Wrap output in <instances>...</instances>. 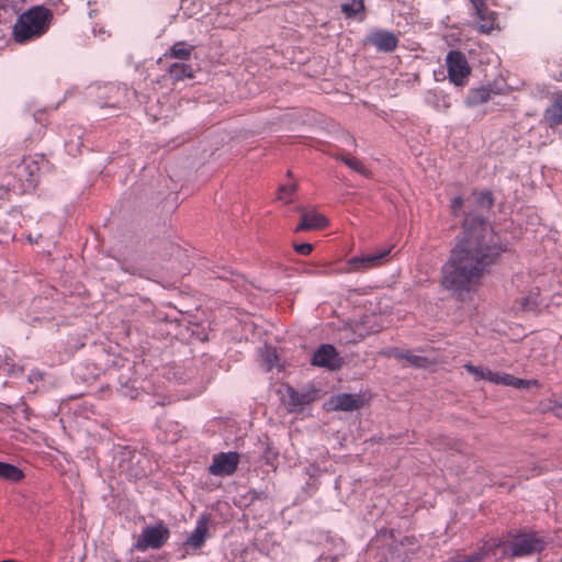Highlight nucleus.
Instances as JSON below:
<instances>
[{"mask_svg": "<svg viewBox=\"0 0 562 562\" xmlns=\"http://www.w3.org/2000/svg\"><path fill=\"white\" fill-rule=\"evenodd\" d=\"M334 409L349 412L359 408L362 401L359 395L342 393L337 395L333 401Z\"/></svg>", "mask_w": 562, "mask_h": 562, "instance_id": "obj_19", "label": "nucleus"}, {"mask_svg": "<svg viewBox=\"0 0 562 562\" xmlns=\"http://www.w3.org/2000/svg\"><path fill=\"white\" fill-rule=\"evenodd\" d=\"M170 537V530L166 524L160 520L154 526H146L143 528L134 548L138 551H146L147 549H160L165 546Z\"/></svg>", "mask_w": 562, "mask_h": 562, "instance_id": "obj_3", "label": "nucleus"}, {"mask_svg": "<svg viewBox=\"0 0 562 562\" xmlns=\"http://www.w3.org/2000/svg\"><path fill=\"white\" fill-rule=\"evenodd\" d=\"M393 247L378 250L372 254L353 256L348 259V271L350 272H366L370 269L376 268L383 263V260L391 254Z\"/></svg>", "mask_w": 562, "mask_h": 562, "instance_id": "obj_6", "label": "nucleus"}, {"mask_svg": "<svg viewBox=\"0 0 562 562\" xmlns=\"http://www.w3.org/2000/svg\"><path fill=\"white\" fill-rule=\"evenodd\" d=\"M331 157L338 161L344 162L347 167H349L355 172L366 177H371V171L367 169L363 164L357 159L356 157L350 156L349 154H333Z\"/></svg>", "mask_w": 562, "mask_h": 562, "instance_id": "obj_21", "label": "nucleus"}, {"mask_svg": "<svg viewBox=\"0 0 562 562\" xmlns=\"http://www.w3.org/2000/svg\"><path fill=\"white\" fill-rule=\"evenodd\" d=\"M293 247L294 250L302 256L310 255L314 249V246L310 243L294 244Z\"/></svg>", "mask_w": 562, "mask_h": 562, "instance_id": "obj_35", "label": "nucleus"}, {"mask_svg": "<svg viewBox=\"0 0 562 562\" xmlns=\"http://www.w3.org/2000/svg\"><path fill=\"white\" fill-rule=\"evenodd\" d=\"M485 558V553L483 551H477L472 553L471 555H453L448 558L442 562H482Z\"/></svg>", "mask_w": 562, "mask_h": 562, "instance_id": "obj_32", "label": "nucleus"}, {"mask_svg": "<svg viewBox=\"0 0 562 562\" xmlns=\"http://www.w3.org/2000/svg\"><path fill=\"white\" fill-rule=\"evenodd\" d=\"M546 541L536 532H521L509 541V549L514 557L531 555L546 549Z\"/></svg>", "mask_w": 562, "mask_h": 562, "instance_id": "obj_5", "label": "nucleus"}, {"mask_svg": "<svg viewBox=\"0 0 562 562\" xmlns=\"http://www.w3.org/2000/svg\"><path fill=\"white\" fill-rule=\"evenodd\" d=\"M207 518L204 516L199 519L195 529L187 538L184 546L192 547L194 549L201 548L209 536Z\"/></svg>", "mask_w": 562, "mask_h": 562, "instance_id": "obj_18", "label": "nucleus"}, {"mask_svg": "<svg viewBox=\"0 0 562 562\" xmlns=\"http://www.w3.org/2000/svg\"><path fill=\"white\" fill-rule=\"evenodd\" d=\"M440 101L442 102V108H443L445 110H448V109L451 106L449 95H447V94H441V95H440Z\"/></svg>", "mask_w": 562, "mask_h": 562, "instance_id": "obj_41", "label": "nucleus"}, {"mask_svg": "<svg viewBox=\"0 0 562 562\" xmlns=\"http://www.w3.org/2000/svg\"><path fill=\"white\" fill-rule=\"evenodd\" d=\"M503 373L494 372L492 383L499 385Z\"/></svg>", "mask_w": 562, "mask_h": 562, "instance_id": "obj_43", "label": "nucleus"}, {"mask_svg": "<svg viewBox=\"0 0 562 562\" xmlns=\"http://www.w3.org/2000/svg\"><path fill=\"white\" fill-rule=\"evenodd\" d=\"M127 89L115 83H106L97 90V101L101 108H120L126 99Z\"/></svg>", "mask_w": 562, "mask_h": 562, "instance_id": "obj_8", "label": "nucleus"}, {"mask_svg": "<svg viewBox=\"0 0 562 562\" xmlns=\"http://www.w3.org/2000/svg\"><path fill=\"white\" fill-rule=\"evenodd\" d=\"M493 374H494V371H492V370H490V369L485 368L484 373H483V376H482V379H481V380H487V381L492 382V380H493Z\"/></svg>", "mask_w": 562, "mask_h": 562, "instance_id": "obj_42", "label": "nucleus"}, {"mask_svg": "<svg viewBox=\"0 0 562 562\" xmlns=\"http://www.w3.org/2000/svg\"><path fill=\"white\" fill-rule=\"evenodd\" d=\"M341 12L347 19H352L364 11L363 0H345L340 5Z\"/></svg>", "mask_w": 562, "mask_h": 562, "instance_id": "obj_27", "label": "nucleus"}, {"mask_svg": "<svg viewBox=\"0 0 562 562\" xmlns=\"http://www.w3.org/2000/svg\"><path fill=\"white\" fill-rule=\"evenodd\" d=\"M502 93V89L497 87L496 82H487L480 87L469 89L467 97L464 98V104L468 108H474L486 103L494 95Z\"/></svg>", "mask_w": 562, "mask_h": 562, "instance_id": "obj_11", "label": "nucleus"}, {"mask_svg": "<svg viewBox=\"0 0 562 562\" xmlns=\"http://www.w3.org/2000/svg\"><path fill=\"white\" fill-rule=\"evenodd\" d=\"M241 498L249 501V503H254L255 501L267 499L268 493L265 491L249 490L241 496Z\"/></svg>", "mask_w": 562, "mask_h": 562, "instance_id": "obj_33", "label": "nucleus"}, {"mask_svg": "<svg viewBox=\"0 0 562 562\" xmlns=\"http://www.w3.org/2000/svg\"><path fill=\"white\" fill-rule=\"evenodd\" d=\"M418 548V540L415 536H405L390 547L391 559L394 562H408Z\"/></svg>", "mask_w": 562, "mask_h": 562, "instance_id": "obj_12", "label": "nucleus"}, {"mask_svg": "<svg viewBox=\"0 0 562 562\" xmlns=\"http://www.w3.org/2000/svg\"><path fill=\"white\" fill-rule=\"evenodd\" d=\"M25 477L24 472L19 467L8 463V462H1L0 461V479L12 482V483H19Z\"/></svg>", "mask_w": 562, "mask_h": 562, "instance_id": "obj_23", "label": "nucleus"}, {"mask_svg": "<svg viewBox=\"0 0 562 562\" xmlns=\"http://www.w3.org/2000/svg\"><path fill=\"white\" fill-rule=\"evenodd\" d=\"M196 338L199 340H204V339H206V335L201 336L200 334H196Z\"/></svg>", "mask_w": 562, "mask_h": 562, "instance_id": "obj_46", "label": "nucleus"}, {"mask_svg": "<svg viewBox=\"0 0 562 562\" xmlns=\"http://www.w3.org/2000/svg\"><path fill=\"white\" fill-rule=\"evenodd\" d=\"M475 12H482L485 9L486 0H470Z\"/></svg>", "mask_w": 562, "mask_h": 562, "instance_id": "obj_38", "label": "nucleus"}, {"mask_svg": "<svg viewBox=\"0 0 562 562\" xmlns=\"http://www.w3.org/2000/svg\"><path fill=\"white\" fill-rule=\"evenodd\" d=\"M477 18V31L482 34H488L497 27V14L490 10L485 4V9L482 12H475Z\"/></svg>", "mask_w": 562, "mask_h": 562, "instance_id": "obj_20", "label": "nucleus"}, {"mask_svg": "<svg viewBox=\"0 0 562 562\" xmlns=\"http://www.w3.org/2000/svg\"><path fill=\"white\" fill-rule=\"evenodd\" d=\"M393 356L397 359L407 360L415 368H424L428 364V359L426 357L413 355L411 351H400L395 350Z\"/></svg>", "mask_w": 562, "mask_h": 562, "instance_id": "obj_28", "label": "nucleus"}, {"mask_svg": "<svg viewBox=\"0 0 562 562\" xmlns=\"http://www.w3.org/2000/svg\"><path fill=\"white\" fill-rule=\"evenodd\" d=\"M448 78L457 87H464L471 75L467 56L461 50L452 49L446 56Z\"/></svg>", "mask_w": 562, "mask_h": 562, "instance_id": "obj_4", "label": "nucleus"}, {"mask_svg": "<svg viewBox=\"0 0 562 562\" xmlns=\"http://www.w3.org/2000/svg\"><path fill=\"white\" fill-rule=\"evenodd\" d=\"M367 43L373 45L378 52L392 53L398 46V38L391 31L374 30L367 36Z\"/></svg>", "mask_w": 562, "mask_h": 562, "instance_id": "obj_13", "label": "nucleus"}, {"mask_svg": "<svg viewBox=\"0 0 562 562\" xmlns=\"http://www.w3.org/2000/svg\"><path fill=\"white\" fill-rule=\"evenodd\" d=\"M119 384L116 392L123 397L135 400L140 394L142 385L137 378H132L122 372L119 375Z\"/></svg>", "mask_w": 562, "mask_h": 562, "instance_id": "obj_17", "label": "nucleus"}, {"mask_svg": "<svg viewBox=\"0 0 562 562\" xmlns=\"http://www.w3.org/2000/svg\"><path fill=\"white\" fill-rule=\"evenodd\" d=\"M337 351L333 345L324 344L314 353L311 363L315 367L336 369L338 367Z\"/></svg>", "mask_w": 562, "mask_h": 562, "instance_id": "obj_16", "label": "nucleus"}, {"mask_svg": "<svg viewBox=\"0 0 562 562\" xmlns=\"http://www.w3.org/2000/svg\"><path fill=\"white\" fill-rule=\"evenodd\" d=\"M54 20V13L43 4L33 5L24 11L13 25V38L25 44L47 33Z\"/></svg>", "mask_w": 562, "mask_h": 562, "instance_id": "obj_2", "label": "nucleus"}, {"mask_svg": "<svg viewBox=\"0 0 562 562\" xmlns=\"http://www.w3.org/2000/svg\"><path fill=\"white\" fill-rule=\"evenodd\" d=\"M45 160L44 155L36 154L34 157H24L22 164L19 166L20 178L25 182V190H34L40 182V161Z\"/></svg>", "mask_w": 562, "mask_h": 562, "instance_id": "obj_10", "label": "nucleus"}, {"mask_svg": "<svg viewBox=\"0 0 562 562\" xmlns=\"http://www.w3.org/2000/svg\"><path fill=\"white\" fill-rule=\"evenodd\" d=\"M267 442L263 443V448L261 451V459L265 463L271 467L273 470H277L279 463V451L269 442L268 437L266 438Z\"/></svg>", "mask_w": 562, "mask_h": 562, "instance_id": "obj_26", "label": "nucleus"}, {"mask_svg": "<svg viewBox=\"0 0 562 562\" xmlns=\"http://www.w3.org/2000/svg\"><path fill=\"white\" fill-rule=\"evenodd\" d=\"M465 370L473 374L477 380H481L484 373L485 368L473 366L471 363H468L464 366Z\"/></svg>", "mask_w": 562, "mask_h": 562, "instance_id": "obj_36", "label": "nucleus"}, {"mask_svg": "<svg viewBox=\"0 0 562 562\" xmlns=\"http://www.w3.org/2000/svg\"><path fill=\"white\" fill-rule=\"evenodd\" d=\"M541 303L540 300V289L533 288L531 289L528 294L520 300V307L525 312H533L538 310L539 305Z\"/></svg>", "mask_w": 562, "mask_h": 562, "instance_id": "obj_25", "label": "nucleus"}, {"mask_svg": "<svg viewBox=\"0 0 562 562\" xmlns=\"http://www.w3.org/2000/svg\"><path fill=\"white\" fill-rule=\"evenodd\" d=\"M239 463V453L236 451L220 452L213 456L209 473L216 476L232 475Z\"/></svg>", "mask_w": 562, "mask_h": 562, "instance_id": "obj_9", "label": "nucleus"}, {"mask_svg": "<svg viewBox=\"0 0 562 562\" xmlns=\"http://www.w3.org/2000/svg\"><path fill=\"white\" fill-rule=\"evenodd\" d=\"M301 222L297 224L295 232H306L326 228L329 225L328 218L322 213L315 211H306L300 209Z\"/></svg>", "mask_w": 562, "mask_h": 562, "instance_id": "obj_14", "label": "nucleus"}, {"mask_svg": "<svg viewBox=\"0 0 562 562\" xmlns=\"http://www.w3.org/2000/svg\"><path fill=\"white\" fill-rule=\"evenodd\" d=\"M276 359H277L276 351H272V352H271V353H269V355H268V357H267V361H268L269 363H272V361H273V360H276Z\"/></svg>", "mask_w": 562, "mask_h": 562, "instance_id": "obj_45", "label": "nucleus"}, {"mask_svg": "<svg viewBox=\"0 0 562 562\" xmlns=\"http://www.w3.org/2000/svg\"><path fill=\"white\" fill-rule=\"evenodd\" d=\"M194 50L193 45H188L184 41H180L175 43L167 53H165V57L167 58H176L180 60H189L191 58L192 52Z\"/></svg>", "mask_w": 562, "mask_h": 562, "instance_id": "obj_22", "label": "nucleus"}, {"mask_svg": "<svg viewBox=\"0 0 562 562\" xmlns=\"http://www.w3.org/2000/svg\"><path fill=\"white\" fill-rule=\"evenodd\" d=\"M506 250L507 245L485 217L464 213L461 233L441 269L442 286L458 293L469 291L472 283L492 272Z\"/></svg>", "mask_w": 562, "mask_h": 562, "instance_id": "obj_1", "label": "nucleus"}, {"mask_svg": "<svg viewBox=\"0 0 562 562\" xmlns=\"http://www.w3.org/2000/svg\"><path fill=\"white\" fill-rule=\"evenodd\" d=\"M494 203L495 200L491 190H483L476 196L477 206L485 209L486 211H491L494 206Z\"/></svg>", "mask_w": 562, "mask_h": 562, "instance_id": "obj_31", "label": "nucleus"}, {"mask_svg": "<svg viewBox=\"0 0 562 562\" xmlns=\"http://www.w3.org/2000/svg\"><path fill=\"white\" fill-rule=\"evenodd\" d=\"M540 124L552 130L562 124V92L555 93L553 101L544 110Z\"/></svg>", "mask_w": 562, "mask_h": 562, "instance_id": "obj_15", "label": "nucleus"}, {"mask_svg": "<svg viewBox=\"0 0 562 562\" xmlns=\"http://www.w3.org/2000/svg\"><path fill=\"white\" fill-rule=\"evenodd\" d=\"M390 536H391V537H394V530H393V529H392V530H390Z\"/></svg>", "mask_w": 562, "mask_h": 562, "instance_id": "obj_50", "label": "nucleus"}, {"mask_svg": "<svg viewBox=\"0 0 562 562\" xmlns=\"http://www.w3.org/2000/svg\"><path fill=\"white\" fill-rule=\"evenodd\" d=\"M330 562H338L337 558H331Z\"/></svg>", "mask_w": 562, "mask_h": 562, "instance_id": "obj_48", "label": "nucleus"}, {"mask_svg": "<svg viewBox=\"0 0 562 562\" xmlns=\"http://www.w3.org/2000/svg\"><path fill=\"white\" fill-rule=\"evenodd\" d=\"M346 140H347V143H348L349 145H351V146H353V147H356V146H357L356 138H355L352 135L347 134V135H346Z\"/></svg>", "mask_w": 562, "mask_h": 562, "instance_id": "obj_44", "label": "nucleus"}, {"mask_svg": "<svg viewBox=\"0 0 562 562\" xmlns=\"http://www.w3.org/2000/svg\"><path fill=\"white\" fill-rule=\"evenodd\" d=\"M167 71L169 77L175 81H180L184 78H193L192 67L184 63H173L169 65Z\"/></svg>", "mask_w": 562, "mask_h": 562, "instance_id": "obj_24", "label": "nucleus"}, {"mask_svg": "<svg viewBox=\"0 0 562 562\" xmlns=\"http://www.w3.org/2000/svg\"><path fill=\"white\" fill-rule=\"evenodd\" d=\"M514 375L508 373H503L502 379L499 380L501 385L512 386L513 385Z\"/></svg>", "mask_w": 562, "mask_h": 562, "instance_id": "obj_39", "label": "nucleus"}, {"mask_svg": "<svg viewBox=\"0 0 562 562\" xmlns=\"http://www.w3.org/2000/svg\"><path fill=\"white\" fill-rule=\"evenodd\" d=\"M296 189H297L296 183L281 184L278 188L277 199L279 201H282L285 204H289L292 202V198H293L294 193L296 192Z\"/></svg>", "mask_w": 562, "mask_h": 562, "instance_id": "obj_30", "label": "nucleus"}, {"mask_svg": "<svg viewBox=\"0 0 562 562\" xmlns=\"http://www.w3.org/2000/svg\"><path fill=\"white\" fill-rule=\"evenodd\" d=\"M436 446L462 453L464 443L460 439L451 438L448 436H440L436 439Z\"/></svg>", "mask_w": 562, "mask_h": 562, "instance_id": "obj_29", "label": "nucleus"}, {"mask_svg": "<svg viewBox=\"0 0 562 562\" xmlns=\"http://www.w3.org/2000/svg\"><path fill=\"white\" fill-rule=\"evenodd\" d=\"M286 176H288V177H291V176H292L291 170H288Z\"/></svg>", "mask_w": 562, "mask_h": 562, "instance_id": "obj_49", "label": "nucleus"}, {"mask_svg": "<svg viewBox=\"0 0 562 562\" xmlns=\"http://www.w3.org/2000/svg\"><path fill=\"white\" fill-rule=\"evenodd\" d=\"M464 205V200L462 196L458 195L451 200L450 203V213L453 217H457Z\"/></svg>", "mask_w": 562, "mask_h": 562, "instance_id": "obj_34", "label": "nucleus"}, {"mask_svg": "<svg viewBox=\"0 0 562 562\" xmlns=\"http://www.w3.org/2000/svg\"><path fill=\"white\" fill-rule=\"evenodd\" d=\"M529 384H530L529 380H524V379L514 376L512 386L517 387V389H522V387H528Z\"/></svg>", "mask_w": 562, "mask_h": 562, "instance_id": "obj_37", "label": "nucleus"}, {"mask_svg": "<svg viewBox=\"0 0 562 562\" xmlns=\"http://www.w3.org/2000/svg\"><path fill=\"white\" fill-rule=\"evenodd\" d=\"M133 367H134L133 364L128 363V366H127V368H126V371H127V372H131V371H132V369H133Z\"/></svg>", "mask_w": 562, "mask_h": 562, "instance_id": "obj_47", "label": "nucleus"}, {"mask_svg": "<svg viewBox=\"0 0 562 562\" xmlns=\"http://www.w3.org/2000/svg\"><path fill=\"white\" fill-rule=\"evenodd\" d=\"M10 199V189L0 184V201H8Z\"/></svg>", "mask_w": 562, "mask_h": 562, "instance_id": "obj_40", "label": "nucleus"}, {"mask_svg": "<svg viewBox=\"0 0 562 562\" xmlns=\"http://www.w3.org/2000/svg\"><path fill=\"white\" fill-rule=\"evenodd\" d=\"M316 400V390H305L303 392L296 391L293 386L286 385L285 392L281 396L282 403L286 406L290 413L300 412L306 405Z\"/></svg>", "mask_w": 562, "mask_h": 562, "instance_id": "obj_7", "label": "nucleus"}]
</instances>
